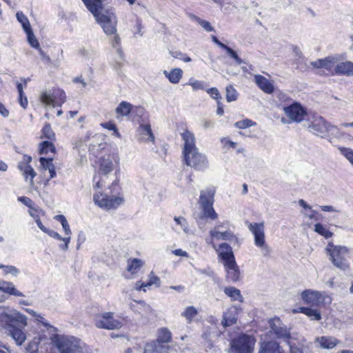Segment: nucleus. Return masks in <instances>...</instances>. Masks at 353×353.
I'll return each instance as SVG.
<instances>
[{"label":"nucleus","mask_w":353,"mask_h":353,"mask_svg":"<svg viewBox=\"0 0 353 353\" xmlns=\"http://www.w3.org/2000/svg\"><path fill=\"white\" fill-rule=\"evenodd\" d=\"M183 141V155L187 165L196 170H204L208 167L206 156L200 152L196 146V139L193 133L185 130L181 134Z\"/></svg>","instance_id":"1"},{"label":"nucleus","mask_w":353,"mask_h":353,"mask_svg":"<svg viewBox=\"0 0 353 353\" xmlns=\"http://www.w3.org/2000/svg\"><path fill=\"white\" fill-rule=\"evenodd\" d=\"M50 339L56 353H84L85 343L74 336L54 334Z\"/></svg>","instance_id":"2"},{"label":"nucleus","mask_w":353,"mask_h":353,"mask_svg":"<svg viewBox=\"0 0 353 353\" xmlns=\"http://www.w3.org/2000/svg\"><path fill=\"white\" fill-rule=\"evenodd\" d=\"M28 318L18 310L6 306L0 307V327L6 331L14 325L27 326Z\"/></svg>","instance_id":"3"},{"label":"nucleus","mask_w":353,"mask_h":353,"mask_svg":"<svg viewBox=\"0 0 353 353\" xmlns=\"http://www.w3.org/2000/svg\"><path fill=\"white\" fill-rule=\"evenodd\" d=\"M301 298L304 303L312 307H321L330 305L332 303V297L325 291H318L307 289L301 293Z\"/></svg>","instance_id":"4"},{"label":"nucleus","mask_w":353,"mask_h":353,"mask_svg":"<svg viewBox=\"0 0 353 353\" xmlns=\"http://www.w3.org/2000/svg\"><path fill=\"white\" fill-rule=\"evenodd\" d=\"M326 251L330 256V260L335 267L343 271L349 269L350 265L346 259L348 250L346 247L336 246L329 243Z\"/></svg>","instance_id":"5"},{"label":"nucleus","mask_w":353,"mask_h":353,"mask_svg":"<svg viewBox=\"0 0 353 353\" xmlns=\"http://www.w3.org/2000/svg\"><path fill=\"white\" fill-rule=\"evenodd\" d=\"M214 193L215 190L212 188L201 191L199 201L203 214L201 218L205 217L212 220L217 219L218 214L213 208Z\"/></svg>","instance_id":"6"},{"label":"nucleus","mask_w":353,"mask_h":353,"mask_svg":"<svg viewBox=\"0 0 353 353\" xmlns=\"http://www.w3.org/2000/svg\"><path fill=\"white\" fill-rule=\"evenodd\" d=\"M95 20L107 36H111L117 32V17L113 12L105 10L97 15Z\"/></svg>","instance_id":"7"},{"label":"nucleus","mask_w":353,"mask_h":353,"mask_svg":"<svg viewBox=\"0 0 353 353\" xmlns=\"http://www.w3.org/2000/svg\"><path fill=\"white\" fill-rule=\"evenodd\" d=\"M308 128L310 132L323 138L334 134L338 131L336 126L327 123L322 117H314Z\"/></svg>","instance_id":"8"},{"label":"nucleus","mask_w":353,"mask_h":353,"mask_svg":"<svg viewBox=\"0 0 353 353\" xmlns=\"http://www.w3.org/2000/svg\"><path fill=\"white\" fill-rule=\"evenodd\" d=\"M255 343V339L250 335L242 334L234 339L231 345L232 353H251Z\"/></svg>","instance_id":"9"},{"label":"nucleus","mask_w":353,"mask_h":353,"mask_svg":"<svg viewBox=\"0 0 353 353\" xmlns=\"http://www.w3.org/2000/svg\"><path fill=\"white\" fill-rule=\"evenodd\" d=\"M270 331L276 336V339H281L290 344L291 341L296 339L290 332V329L284 325L281 320L278 317L272 319L270 321Z\"/></svg>","instance_id":"10"},{"label":"nucleus","mask_w":353,"mask_h":353,"mask_svg":"<svg viewBox=\"0 0 353 353\" xmlns=\"http://www.w3.org/2000/svg\"><path fill=\"white\" fill-rule=\"evenodd\" d=\"M94 324L98 328L106 330H117L122 327V323L114 318L112 312H105L97 315L94 319Z\"/></svg>","instance_id":"11"},{"label":"nucleus","mask_w":353,"mask_h":353,"mask_svg":"<svg viewBox=\"0 0 353 353\" xmlns=\"http://www.w3.org/2000/svg\"><path fill=\"white\" fill-rule=\"evenodd\" d=\"M93 201L97 205L104 210L117 208L123 202V199L121 197L109 196L99 192L94 194Z\"/></svg>","instance_id":"12"},{"label":"nucleus","mask_w":353,"mask_h":353,"mask_svg":"<svg viewBox=\"0 0 353 353\" xmlns=\"http://www.w3.org/2000/svg\"><path fill=\"white\" fill-rule=\"evenodd\" d=\"M225 223H219L214 226V228L210 230V237L206 239V241L214 240H223L228 241H237L238 239L234 234L230 230H223Z\"/></svg>","instance_id":"13"},{"label":"nucleus","mask_w":353,"mask_h":353,"mask_svg":"<svg viewBox=\"0 0 353 353\" xmlns=\"http://www.w3.org/2000/svg\"><path fill=\"white\" fill-rule=\"evenodd\" d=\"M40 100L46 105L61 106L66 100V95L63 90H57L52 94L48 92L41 94Z\"/></svg>","instance_id":"14"},{"label":"nucleus","mask_w":353,"mask_h":353,"mask_svg":"<svg viewBox=\"0 0 353 353\" xmlns=\"http://www.w3.org/2000/svg\"><path fill=\"white\" fill-rule=\"evenodd\" d=\"M208 243L210 244L216 250L219 258L222 261L223 265L235 261L232 248L229 244L223 243L219 245V246H216L212 241H208Z\"/></svg>","instance_id":"15"},{"label":"nucleus","mask_w":353,"mask_h":353,"mask_svg":"<svg viewBox=\"0 0 353 353\" xmlns=\"http://www.w3.org/2000/svg\"><path fill=\"white\" fill-rule=\"evenodd\" d=\"M285 114L294 122H301L306 115L305 109L299 103L294 102L290 105L283 108Z\"/></svg>","instance_id":"16"},{"label":"nucleus","mask_w":353,"mask_h":353,"mask_svg":"<svg viewBox=\"0 0 353 353\" xmlns=\"http://www.w3.org/2000/svg\"><path fill=\"white\" fill-rule=\"evenodd\" d=\"M338 58L334 56H328L324 59H318L314 61H312L310 65L314 68L325 69L329 74H335L334 68L338 61Z\"/></svg>","instance_id":"17"},{"label":"nucleus","mask_w":353,"mask_h":353,"mask_svg":"<svg viewBox=\"0 0 353 353\" xmlns=\"http://www.w3.org/2000/svg\"><path fill=\"white\" fill-rule=\"evenodd\" d=\"M248 228L254 236V245H263L265 242L264 223H249Z\"/></svg>","instance_id":"18"},{"label":"nucleus","mask_w":353,"mask_h":353,"mask_svg":"<svg viewBox=\"0 0 353 353\" xmlns=\"http://www.w3.org/2000/svg\"><path fill=\"white\" fill-rule=\"evenodd\" d=\"M137 137L138 141L142 142L154 143L155 140L150 124H140L137 130Z\"/></svg>","instance_id":"19"},{"label":"nucleus","mask_w":353,"mask_h":353,"mask_svg":"<svg viewBox=\"0 0 353 353\" xmlns=\"http://www.w3.org/2000/svg\"><path fill=\"white\" fill-rule=\"evenodd\" d=\"M258 353H285V351L277 341H268L260 343Z\"/></svg>","instance_id":"20"},{"label":"nucleus","mask_w":353,"mask_h":353,"mask_svg":"<svg viewBox=\"0 0 353 353\" xmlns=\"http://www.w3.org/2000/svg\"><path fill=\"white\" fill-rule=\"evenodd\" d=\"M254 82L257 86L266 94H272L274 91L273 83L261 74H255Z\"/></svg>","instance_id":"21"},{"label":"nucleus","mask_w":353,"mask_h":353,"mask_svg":"<svg viewBox=\"0 0 353 353\" xmlns=\"http://www.w3.org/2000/svg\"><path fill=\"white\" fill-rule=\"evenodd\" d=\"M223 266L227 273V279L229 281L236 283L240 280L241 272L236 261L223 265Z\"/></svg>","instance_id":"22"},{"label":"nucleus","mask_w":353,"mask_h":353,"mask_svg":"<svg viewBox=\"0 0 353 353\" xmlns=\"http://www.w3.org/2000/svg\"><path fill=\"white\" fill-rule=\"evenodd\" d=\"M26 327L16 325L7 330L8 334L15 341L18 345H22L26 339V334L23 331Z\"/></svg>","instance_id":"23"},{"label":"nucleus","mask_w":353,"mask_h":353,"mask_svg":"<svg viewBox=\"0 0 353 353\" xmlns=\"http://www.w3.org/2000/svg\"><path fill=\"white\" fill-rule=\"evenodd\" d=\"M237 308L231 307L223 313L221 325L224 327H228L236 323L237 320Z\"/></svg>","instance_id":"24"},{"label":"nucleus","mask_w":353,"mask_h":353,"mask_svg":"<svg viewBox=\"0 0 353 353\" xmlns=\"http://www.w3.org/2000/svg\"><path fill=\"white\" fill-rule=\"evenodd\" d=\"M169 345L157 342H151L146 344L143 353H168Z\"/></svg>","instance_id":"25"},{"label":"nucleus","mask_w":353,"mask_h":353,"mask_svg":"<svg viewBox=\"0 0 353 353\" xmlns=\"http://www.w3.org/2000/svg\"><path fill=\"white\" fill-rule=\"evenodd\" d=\"M315 341L319 344L320 347L324 349H332L339 343L334 337L325 336L316 337Z\"/></svg>","instance_id":"26"},{"label":"nucleus","mask_w":353,"mask_h":353,"mask_svg":"<svg viewBox=\"0 0 353 353\" xmlns=\"http://www.w3.org/2000/svg\"><path fill=\"white\" fill-rule=\"evenodd\" d=\"M335 74L348 77L353 76V63L345 61L336 64L334 68Z\"/></svg>","instance_id":"27"},{"label":"nucleus","mask_w":353,"mask_h":353,"mask_svg":"<svg viewBox=\"0 0 353 353\" xmlns=\"http://www.w3.org/2000/svg\"><path fill=\"white\" fill-rule=\"evenodd\" d=\"M87 9L93 14L94 18L102 12V0H82Z\"/></svg>","instance_id":"28"},{"label":"nucleus","mask_w":353,"mask_h":353,"mask_svg":"<svg viewBox=\"0 0 353 353\" xmlns=\"http://www.w3.org/2000/svg\"><path fill=\"white\" fill-rule=\"evenodd\" d=\"M0 291L18 297L24 296L23 294L18 290L12 282L3 281L1 283Z\"/></svg>","instance_id":"29"},{"label":"nucleus","mask_w":353,"mask_h":353,"mask_svg":"<svg viewBox=\"0 0 353 353\" xmlns=\"http://www.w3.org/2000/svg\"><path fill=\"white\" fill-rule=\"evenodd\" d=\"M114 168V165L113 163L112 159L110 157L108 158H102L100 160L99 163V173L103 175H108L110 173Z\"/></svg>","instance_id":"30"},{"label":"nucleus","mask_w":353,"mask_h":353,"mask_svg":"<svg viewBox=\"0 0 353 353\" xmlns=\"http://www.w3.org/2000/svg\"><path fill=\"white\" fill-rule=\"evenodd\" d=\"M103 136L102 134H95L92 138V143L89 144L90 150L94 153L97 152L99 150H103L105 147V143H103Z\"/></svg>","instance_id":"31"},{"label":"nucleus","mask_w":353,"mask_h":353,"mask_svg":"<svg viewBox=\"0 0 353 353\" xmlns=\"http://www.w3.org/2000/svg\"><path fill=\"white\" fill-rule=\"evenodd\" d=\"M163 74L172 83H178L183 75V70L180 68H174L171 71L163 70Z\"/></svg>","instance_id":"32"},{"label":"nucleus","mask_w":353,"mask_h":353,"mask_svg":"<svg viewBox=\"0 0 353 353\" xmlns=\"http://www.w3.org/2000/svg\"><path fill=\"white\" fill-rule=\"evenodd\" d=\"M52 158H45L41 157L39 161L41 163V166L46 170H48L50 173V179H53L57 176V173L55 171L54 165L52 163Z\"/></svg>","instance_id":"33"},{"label":"nucleus","mask_w":353,"mask_h":353,"mask_svg":"<svg viewBox=\"0 0 353 353\" xmlns=\"http://www.w3.org/2000/svg\"><path fill=\"white\" fill-rule=\"evenodd\" d=\"M18 168L21 170L26 181L30 177V184L32 185L33 179L37 174L34 169L30 164H18Z\"/></svg>","instance_id":"34"},{"label":"nucleus","mask_w":353,"mask_h":353,"mask_svg":"<svg viewBox=\"0 0 353 353\" xmlns=\"http://www.w3.org/2000/svg\"><path fill=\"white\" fill-rule=\"evenodd\" d=\"M46 234L54 239L62 241L63 243L59 245V248L63 251L68 250V245L71 239L70 236L62 237L58 232L50 229L48 230V232Z\"/></svg>","instance_id":"35"},{"label":"nucleus","mask_w":353,"mask_h":353,"mask_svg":"<svg viewBox=\"0 0 353 353\" xmlns=\"http://www.w3.org/2000/svg\"><path fill=\"white\" fill-rule=\"evenodd\" d=\"M224 293L229 296L232 301L243 302V296L241 291L234 287H227L224 289Z\"/></svg>","instance_id":"36"},{"label":"nucleus","mask_w":353,"mask_h":353,"mask_svg":"<svg viewBox=\"0 0 353 353\" xmlns=\"http://www.w3.org/2000/svg\"><path fill=\"white\" fill-rule=\"evenodd\" d=\"M299 312L310 317L311 320L319 321L321 319V313L316 309L301 307L299 308Z\"/></svg>","instance_id":"37"},{"label":"nucleus","mask_w":353,"mask_h":353,"mask_svg":"<svg viewBox=\"0 0 353 353\" xmlns=\"http://www.w3.org/2000/svg\"><path fill=\"white\" fill-rule=\"evenodd\" d=\"M132 110V105L127 101H121L116 108L117 115L126 117L128 116Z\"/></svg>","instance_id":"38"},{"label":"nucleus","mask_w":353,"mask_h":353,"mask_svg":"<svg viewBox=\"0 0 353 353\" xmlns=\"http://www.w3.org/2000/svg\"><path fill=\"white\" fill-rule=\"evenodd\" d=\"M198 313L199 312L195 307L188 306L181 313V316L185 319L188 323H191Z\"/></svg>","instance_id":"39"},{"label":"nucleus","mask_w":353,"mask_h":353,"mask_svg":"<svg viewBox=\"0 0 353 353\" xmlns=\"http://www.w3.org/2000/svg\"><path fill=\"white\" fill-rule=\"evenodd\" d=\"M172 334L167 328H161L159 330L158 338L156 342L165 344L170 341Z\"/></svg>","instance_id":"40"},{"label":"nucleus","mask_w":353,"mask_h":353,"mask_svg":"<svg viewBox=\"0 0 353 353\" xmlns=\"http://www.w3.org/2000/svg\"><path fill=\"white\" fill-rule=\"evenodd\" d=\"M189 17L199 23L205 31L213 32L214 28L211 26L210 23L206 20H203L194 14H189Z\"/></svg>","instance_id":"41"},{"label":"nucleus","mask_w":353,"mask_h":353,"mask_svg":"<svg viewBox=\"0 0 353 353\" xmlns=\"http://www.w3.org/2000/svg\"><path fill=\"white\" fill-rule=\"evenodd\" d=\"M110 37H112L110 39L111 44L114 48L116 49L117 53L118 54L119 57L121 59H123V54L120 48L121 39L117 34V32L114 34H112Z\"/></svg>","instance_id":"42"},{"label":"nucleus","mask_w":353,"mask_h":353,"mask_svg":"<svg viewBox=\"0 0 353 353\" xmlns=\"http://www.w3.org/2000/svg\"><path fill=\"white\" fill-rule=\"evenodd\" d=\"M143 265V262L139 259H134L128 261V270L132 274L137 273Z\"/></svg>","instance_id":"43"},{"label":"nucleus","mask_w":353,"mask_h":353,"mask_svg":"<svg viewBox=\"0 0 353 353\" xmlns=\"http://www.w3.org/2000/svg\"><path fill=\"white\" fill-rule=\"evenodd\" d=\"M55 147L54 144L48 141H44L40 143L39 152L41 154H47L49 152L54 153L55 152Z\"/></svg>","instance_id":"44"},{"label":"nucleus","mask_w":353,"mask_h":353,"mask_svg":"<svg viewBox=\"0 0 353 353\" xmlns=\"http://www.w3.org/2000/svg\"><path fill=\"white\" fill-rule=\"evenodd\" d=\"M16 17L17 21L21 24L22 28L25 32L32 29L29 19L22 12H17L16 14Z\"/></svg>","instance_id":"45"},{"label":"nucleus","mask_w":353,"mask_h":353,"mask_svg":"<svg viewBox=\"0 0 353 353\" xmlns=\"http://www.w3.org/2000/svg\"><path fill=\"white\" fill-rule=\"evenodd\" d=\"M54 219L60 221V223H61L66 236H70L72 231L65 216L62 214L57 215L55 216Z\"/></svg>","instance_id":"46"},{"label":"nucleus","mask_w":353,"mask_h":353,"mask_svg":"<svg viewBox=\"0 0 353 353\" xmlns=\"http://www.w3.org/2000/svg\"><path fill=\"white\" fill-rule=\"evenodd\" d=\"M314 231L326 239L332 236V232L327 230L321 223H316L314 225Z\"/></svg>","instance_id":"47"},{"label":"nucleus","mask_w":353,"mask_h":353,"mask_svg":"<svg viewBox=\"0 0 353 353\" xmlns=\"http://www.w3.org/2000/svg\"><path fill=\"white\" fill-rule=\"evenodd\" d=\"M238 93L232 85L226 87V100L228 102L234 101L237 99Z\"/></svg>","instance_id":"48"},{"label":"nucleus","mask_w":353,"mask_h":353,"mask_svg":"<svg viewBox=\"0 0 353 353\" xmlns=\"http://www.w3.org/2000/svg\"><path fill=\"white\" fill-rule=\"evenodd\" d=\"M27 34V39L28 43L34 48H39L40 46L39 41L35 37L32 29H30L25 32Z\"/></svg>","instance_id":"49"},{"label":"nucleus","mask_w":353,"mask_h":353,"mask_svg":"<svg viewBox=\"0 0 353 353\" xmlns=\"http://www.w3.org/2000/svg\"><path fill=\"white\" fill-rule=\"evenodd\" d=\"M187 84L191 85L194 90H205L207 86L204 81L196 80L193 78H191Z\"/></svg>","instance_id":"50"},{"label":"nucleus","mask_w":353,"mask_h":353,"mask_svg":"<svg viewBox=\"0 0 353 353\" xmlns=\"http://www.w3.org/2000/svg\"><path fill=\"white\" fill-rule=\"evenodd\" d=\"M174 220L176 223L177 225L181 226V228H182V230H183V232L185 234L189 233L188 223L184 217L174 216Z\"/></svg>","instance_id":"51"},{"label":"nucleus","mask_w":353,"mask_h":353,"mask_svg":"<svg viewBox=\"0 0 353 353\" xmlns=\"http://www.w3.org/2000/svg\"><path fill=\"white\" fill-rule=\"evenodd\" d=\"M255 124V122L252 121V120L249 119H245L236 122L234 123V126L239 129H245L247 128L254 126Z\"/></svg>","instance_id":"52"},{"label":"nucleus","mask_w":353,"mask_h":353,"mask_svg":"<svg viewBox=\"0 0 353 353\" xmlns=\"http://www.w3.org/2000/svg\"><path fill=\"white\" fill-rule=\"evenodd\" d=\"M0 269H3L5 274H10L15 276H17L20 272L19 270L13 265H4L3 264H0Z\"/></svg>","instance_id":"53"},{"label":"nucleus","mask_w":353,"mask_h":353,"mask_svg":"<svg viewBox=\"0 0 353 353\" xmlns=\"http://www.w3.org/2000/svg\"><path fill=\"white\" fill-rule=\"evenodd\" d=\"M42 134H43V137H45L48 139H50V140H52V139H54V137H55V134H54L53 130H52L51 126L49 123H46L43 126V130H42Z\"/></svg>","instance_id":"54"},{"label":"nucleus","mask_w":353,"mask_h":353,"mask_svg":"<svg viewBox=\"0 0 353 353\" xmlns=\"http://www.w3.org/2000/svg\"><path fill=\"white\" fill-rule=\"evenodd\" d=\"M152 285L159 287L161 285L160 279L154 274L153 272H151L149 274V281L145 283V285L151 286Z\"/></svg>","instance_id":"55"},{"label":"nucleus","mask_w":353,"mask_h":353,"mask_svg":"<svg viewBox=\"0 0 353 353\" xmlns=\"http://www.w3.org/2000/svg\"><path fill=\"white\" fill-rule=\"evenodd\" d=\"M170 54L174 58L179 59L184 62H190L192 61V59L190 57L179 51H170Z\"/></svg>","instance_id":"56"},{"label":"nucleus","mask_w":353,"mask_h":353,"mask_svg":"<svg viewBox=\"0 0 353 353\" xmlns=\"http://www.w3.org/2000/svg\"><path fill=\"white\" fill-rule=\"evenodd\" d=\"M295 52L296 56L299 57V60L298 61L297 63V68L301 70H305L307 69V65L305 62L304 61V59L302 57V53L301 52L296 48Z\"/></svg>","instance_id":"57"},{"label":"nucleus","mask_w":353,"mask_h":353,"mask_svg":"<svg viewBox=\"0 0 353 353\" xmlns=\"http://www.w3.org/2000/svg\"><path fill=\"white\" fill-rule=\"evenodd\" d=\"M35 320L41 323L43 326H45L48 330L52 329L53 331H57V329L51 325L46 320V319L41 316V314H38L37 316L35 318Z\"/></svg>","instance_id":"58"},{"label":"nucleus","mask_w":353,"mask_h":353,"mask_svg":"<svg viewBox=\"0 0 353 353\" xmlns=\"http://www.w3.org/2000/svg\"><path fill=\"white\" fill-rule=\"evenodd\" d=\"M339 150L341 154L353 165V150L346 148H341Z\"/></svg>","instance_id":"59"},{"label":"nucleus","mask_w":353,"mask_h":353,"mask_svg":"<svg viewBox=\"0 0 353 353\" xmlns=\"http://www.w3.org/2000/svg\"><path fill=\"white\" fill-rule=\"evenodd\" d=\"M207 92L210 95V97L218 101H220L221 99V97L220 94V92L219 90L216 88H211L207 90Z\"/></svg>","instance_id":"60"},{"label":"nucleus","mask_w":353,"mask_h":353,"mask_svg":"<svg viewBox=\"0 0 353 353\" xmlns=\"http://www.w3.org/2000/svg\"><path fill=\"white\" fill-rule=\"evenodd\" d=\"M101 125L104 128H106L108 130H113L114 131V134L118 137H120V134L118 131V129L117 128V126L114 123H112L111 122H108V123H102Z\"/></svg>","instance_id":"61"},{"label":"nucleus","mask_w":353,"mask_h":353,"mask_svg":"<svg viewBox=\"0 0 353 353\" xmlns=\"http://www.w3.org/2000/svg\"><path fill=\"white\" fill-rule=\"evenodd\" d=\"M79 54L85 59H90L93 56V51L85 48L79 50Z\"/></svg>","instance_id":"62"},{"label":"nucleus","mask_w":353,"mask_h":353,"mask_svg":"<svg viewBox=\"0 0 353 353\" xmlns=\"http://www.w3.org/2000/svg\"><path fill=\"white\" fill-rule=\"evenodd\" d=\"M226 52L230 57H231L232 59L235 60L238 65H240L243 63L242 59L238 56L236 52L234 50H233L231 48H229V49H228Z\"/></svg>","instance_id":"63"},{"label":"nucleus","mask_w":353,"mask_h":353,"mask_svg":"<svg viewBox=\"0 0 353 353\" xmlns=\"http://www.w3.org/2000/svg\"><path fill=\"white\" fill-rule=\"evenodd\" d=\"M18 200L23 204L30 208V210H34L32 206L33 202L30 198L26 196H20L18 198Z\"/></svg>","instance_id":"64"}]
</instances>
